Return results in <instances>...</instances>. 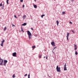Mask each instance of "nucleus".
Masks as SVG:
<instances>
[{
    "label": "nucleus",
    "mask_w": 78,
    "mask_h": 78,
    "mask_svg": "<svg viewBox=\"0 0 78 78\" xmlns=\"http://www.w3.org/2000/svg\"><path fill=\"white\" fill-rule=\"evenodd\" d=\"M3 60L1 58H0V65L3 66Z\"/></svg>",
    "instance_id": "3"
},
{
    "label": "nucleus",
    "mask_w": 78,
    "mask_h": 78,
    "mask_svg": "<svg viewBox=\"0 0 78 78\" xmlns=\"http://www.w3.org/2000/svg\"><path fill=\"white\" fill-rule=\"evenodd\" d=\"M34 1L36 2V0H34Z\"/></svg>",
    "instance_id": "41"
},
{
    "label": "nucleus",
    "mask_w": 78,
    "mask_h": 78,
    "mask_svg": "<svg viewBox=\"0 0 78 78\" xmlns=\"http://www.w3.org/2000/svg\"><path fill=\"white\" fill-rule=\"evenodd\" d=\"M46 59H47L48 58V56H47L46 57Z\"/></svg>",
    "instance_id": "33"
},
{
    "label": "nucleus",
    "mask_w": 78,
    "mask_h": 78,
    "mask_svg": "<svg viewBox=\"0 0 78 78\" xmlns=\"http://www.w3.org/2000/svg\"><path fill=\"white\" fill-rule=\"evenodd\" d=\"M12 27H15V25H12Z\"/></svg>",
    "instance_id": "35"
},
{
    "label": "nucleus",
    "mask_w": 78,
    "mask_h": 78,
    "mask_svg": "<svg viewBox=\"0 0 78 78\" xmlns=\"http://www.w3.org/2000/svg\"><path fill=\"white\" fill-rule=\"evenodd\" d=\"M23 8H24V7H25V5H23Z\"/></svg>",
    "instance_id": "34"
},
{
    "label": "nucleus",
    "mask_w": 78,
    "mask_h": 78,
    "mask_svg": "<svg viewBox=\"0 0 78 78\" xmlns=\"http://www.w3.org/2000/svg\"><path fill=\"white\" fill-rule=\"evenodd\" d=\"M4 42H5V40L3 39V41H2V43L3 44V43H4Z\"/></svg>",
    "instance_id": "16"
},
{
    "label": "nucleus",
    "mask_w": 78,
    "mask_h": 78,
    "mask_svg": "<svg viewBox=\"0 0 78 78\" xmlns=\"http://www.w3.org/2000/svg\"><path fill=\"white\" fill-rule=\"evenodd\" d=\"M31 30H34L33 28H31Z\"/></svg>",
    "instance_id": "36"
},
{
    "label": "nucleus",
    "mask_w": 78,
    "mask_h": 78,
    "mask_svg": "<svg viewBox=\"0 0 78 78\" xmlns=\"http://www.w3.org/2000/svg\"><path fill=\"white\" fill-rule=\"evenodd\" d=\"M55 48H56V47H55L53 49V50H55Z\"/></svg>",
    "instance_id": "26"
},
{
    "label": "nucleus",
    "mask_w": 78,
    "mask_h": 78,
    "mask_svg": "<svg viewBox=\"0 0 78 78\" xmlns=\"http://www.w3.org/2000/svg\"><path fill=\"white\" fill-rule=\"evenodd\" d=\"M2 7L3 8H4V4L3 5Z\"/></svg>",
    "instance_id": "38"
},
{
    "label": "nucleus",
    "mask_w": 78,
    "mask_h": 78,
    "mask_svg": "<svg viewBox=\"0 0 78 78\" xmlns=\"http://www.w3.org/2000/svg\"><path fill=\"white\" fill-rule=\"evenodd\" d=\"M21 31L23 32V33H24V31H23V28L22 27V26L21 27Z\"/></svg>",
    "instance_id": "12"
},
{
    "label": "nucleus",
    "mask_w": 78,
    "mask_h": 78,
    "mask_svg": "<svg viewBox=\"0 0 78 78\" xmlns=\"http://www.w3.org/2000/svg\"><path fill=\"white\" fill-rule=\"evenodd\" d=\"M30 74H29L28 75V78H30Z\"/></svg>",
    "instance_id": "25"
},
{
    "label": "nucleus",
    "mask_w": 78,
    "mask_h": 78,
    "mask_svg": "<svg viewBox=\"0 0 78 78\" xmlns=\"http://www.w3.org/2000/svg\"><path fill=\"white\" fill-rule=\"evenodd\" d=\"M51 44L52 46H53V47L55 46V43L54 41H53L51 43Z\"/></svg>",
    "instance_id": "7"
},
{
    "label": "nucleus",
    "mask_w": 78,
    "mask_h": 78,
    "mask_svg": "<svg viewBox=\"0 0 78 78\" xmlns=\"http://www.w3.org/2000/svg\"><path fill=\"white\" fill-rule=\"evenodd\" d=\"M75 55H78V53H77V51L75 52Z\"/></svg>",
    "instance_id": "22"
},
{
    "label": "nucleus",
    "mask_w": 78,
    "mask_h": 78,
    "mask_svg": "<svg viewBox=\"0 0 78 78\" xmlns=\"http://www.w3.org/2000/svg\"><path fill=\"white\" fill-rule=\"evenodd\" d=\"M12 78H15V74H13L12 76Z\"/></svg>",
    "instance_id": "19"
},
{
    "label": "nucleus",
    "mask_w": 78,
    "mask_h": 78,
    "mask_svg": "<svg viewBox=\"0 0 78 78\" xmlns=\"http://www.w3.org/2000/svg\"><path fill=\"white\" fill-rule=\"evenodd\" d=\"M69 23H70V24H72V23L71 22V21H70Z\"/></svg>",
    "instance_id": "29"
},
{
    "label": "nucleus",
    "mask_w": 78,
    "mask_h": 78,
    "mask_svg": "<svg viewBox=\"0 0 78 78\" xmlns=\"http://www.w3.org/2000/svg\"><path fill=\"white\" fill-rule=\"evenodd\" d=\"M16 55H17L16 53V52H14L12 54V56L14 57H16Z\"/></svg>",
    "instance_id": "4"
},
{
    "label": "nucleus",
    "mask_w": 78,
    "mask_h": 78,
    "mask_svg": "<svg viewBox=\"0 0 78 78\" xmlns=\"http://www.w3.org/2000/svg\"><path fill=\"white\" fill-rule=\"evenodd\" d=\"M69 33H67V36H66V37L67 39V40L68 41H69Z\"/></svg>",
    "instance_id": "6"
},
{
    "label": "nucleus",
    "mask_w": 78,
    "mask_h": 78,
    "mask_svg": "<svg viewBox=\"0 0 78 78\" xmlns=\"http://www.w3.org/2000/svg\"><path fill=\"white\" fill-rule=\"evenodd\" d=\"M41 57H42V55H40L39 56V58H41Z\"/></svg>",
    "instance_id": "21"
},
{
    "label": "nucleus",
    "mask_w": 78,
    "mask_h": 78,
    "mask_svg": "<svg viewBox=\"0 0 78 78\" xmlns=\"http://www.w3.org/2000/svg\"><path fill=\"white\" fill-rule=\"evenodd\" d=\"M45 58V57L44 56V58Z\"/></svg>",
    "instance_id": "40"
},
{
    "label": "nucleus",
    "mask_w": 78,
    "mask_h": 78,
    "mask_svg": "<svg viewBox=\"0 0 78 78\" xmlns=\"http://www.w3.org/2000/svg\"><path fill=\"white\" fill-rule=\"evenodd\" d=\"M72 32H73V33H75V32H74V31H73V30H72Z\"/></svg>",
    "instance_id": "37"
},
{
    "label": "nucleus",
    "mask_w": 78,
    "mask_h": 78,
    "mask_svg": "<svg viewBox=\"0 0 78 78\" xmlns=\"http://www.w3.org/2000/svg\"><path fill=\"white\" fill-rule=\"evenodd\" d=\"M67 70L66 67H64V70Z\"/></svg>",
    "instance_id": "18"
},
{
    "label": "nucleus",
    "mask_w": 78,
    "mask_h": 78,
    "mask_svg": "<svg viewBox=\"0 0 78 78\" xmlns=\"http://www.w3.org/2000/svg\"><path fill=\"white\" fill-rule=\"evenodd\" d=\"M21 25L23 26H25V25H27V23H24L23 24H22Z\"/></svg>",
    "instance_id": "10"
},
{
    "label": "nucleus",
    "mask_w": 78,
    "mask_h": 78,
    "mask_svg": "<svg viewBox=\"0 0 78 78\" xmlns=\"http://www.w3.org/2000/svg\"><path fill=\"white\" fill-rule=\"evenodd\" d=\"M8 62V61L7 60H4V63L3 64L4 66H6V64Z\"/></svg>",
    "instance_id": "5"
},
{
    "label": "nucleus",
    "mask_w": 78,
    "mask_h": 78,
    "mask_svg": "<svg viewBox=\"0 0 78 78\" xmlns=\"http://www.w3.org/2000/svg\"><path fill=\"white\" fill-rule=\"evenodd\" d=\"M56 23L57 25H58L59 24V21H58V20H57Z\"/></svg>",
    "instance_id": "14"
},
{
    "label": "nucleus",
    "mask_w": 78,
    "mask_h": 78,
    "mask_svg": "<svg viewBox=\"0 0 78 78\" xmlns=\"http://www.w3.org/2000/svg\"><path fill=\"white\" fill-rule=\"evenodd\" d=\"M64 67H66V63H65V65H64Z\"/></svg>",
    "instance_id": "27"
},
{
    "label": "nucleus",
    "mask_w": 78,
    "mask_h": 78,
    "mask_svg": "<svg viewBox=\"0 0 78 78\" xmlns=\"http://www.w3.org/2000/svg\"><path fill=\"white\" fill-rule=\"evenodd\" d=\"M45 16V15H41V17L42 18H43V17H44V16Z\"/></svg>",
    "instance_id": "17"
},
{
    "label": "nucleus",
    "mask_w": 78,
    "mask_h": 78,
    "mask_svg": "<svg viewBox=\"0 0 78 78\" xmlns=\"http://www.w3.org/2000/svg\"><path fill=\"white\" fill-rule=\"evenodd\" d=\"M2 9H4V7H2Z\"/></svg>",
    "instance_id": "39"
},
{
    "label": "nucleus",
    "mask_w": 78,
    "mask_h": 78,
    "mask_svg": "<svg viewBox=\"0 0 78 78\" xmlns=\"http://www.w3.org/2000/svg\"><path fill=\"white\" fill-rule=\"evenodd\" d=\"M9 1V0H7L6 1V3L7 4H8V1Z\"/></svg>",
    "instance_id": "24"
},
{
    "label": "nucleus",
    "mask_w": 78,
    "mask_h": 78,
    "mask_svg": "<svg viewBox=\"0 0 78 78\" xmlns=\"http://www.w3.org/2000/svg\"><path fill=\"white\" fill-rule=\"evenodd\" d=\"M14 17L15 18H17V17L16 16L14 15Z\"/></svg>",
    "instance_id": "30"
},
{
    "label": "nucleus",
    "mask_w": 78,
    "mask_h": 78,
    "mask_svg": "<svg viewBox=\"0 0 78 78\" xmlns=\"http://www.w3.org/2000/svg\"><path fill=\"white\" fill-rule=\"evenodd\" d=\"M62 14H66V12H62Z\"/></svg>",
    "instance_id": "20"
},
{
    "label": "nucleus",
    "mask_w": 78,
    "mask_h": 78,
    "mask_svg": "<svg viewBox=\"0 0 78 78\" xmlns=\"http://www.w3.org/2000/svg\"><path fill=\"white\" fill-rule=\"evenodd\" d=\"M35 48H36V46H32L33 50H34V49Z\"/></svg>",
    "instance_id": "13"
},
{
    "label": "nucleus",
    "mask_w": 78,
    "mask_h": 78,
    "mask_svg": "<svg viewBox=\"0 0 78 78\" xmlns=\"http://www.w3.org/2000/svg\"><path fill=\"white\" fill-rule=\"evenodd\" d=\"M74 45L75 46V48L74 50H76L77 49V48L76 47V44H74Z\"/></svg>",
    "instance_id": "8"
},
{
    "label": "nucleus",
    "mask_w": 78,
    "mask_h": 78,
    "mask_svg": "<svg viewBox=\"0 0 78 78\" xmlns=\"http://www.w3.org/2000/svg\"><path fill=\"white\" fill-rule=\"evenodd\" d=\"M56 69L57 70V72H61V68L59 67H58V66H57L56 68Z\"/></svg>",
    "instance_id": "2"
},
{
    "label": "nucleus",
    "mask_w": 78,
    "mask_h": 78,
    "mask_svg": "<svg viewBox=\"0 0 78 78\" xmlns=\"http://www.w3.org/2000/svg\"><path fill=\"white\" fill-rule=\"evenodd\" d=\"M49 77H50V76Z\"/></svg>",
    "instance_id": "42"
},
{
    "label": "nucleus",
    "mask_w": 78,
    "mask_h": 78,
    "mask_svg": "<svg viewBox=\"0 0 78 78\" xmlns=\"http://www.w3.org/2000/svg\"><path fill=\"white\" fill-rule=\"evenodd\" d=\"M26 15L23 16V19H26Z\"/></svg>",
    "instance_id": "9"
},
{
    "label": "nucleus",
    "mask_w": 78,
    "mask_h": 78,
    "mask_svg": "<svg viewBox=\"0 0 78 78\" xmlns=\"http://www.w3.org/2000/svg\"><path fill=\"white\" fill-rule=\"evenodd\" d=\"M27 34L29 36V39H31V37H32V35L31 34V33L30 32V31L28 30L27 31Z\"/></svg>",
    "instance_id": "1"
},
{
    "label": "nucleus",
    "mask_w": 78,
    "mask_h": 78,
    "mask_svg": "<svg viewBox=\"0 0 78 78\" xmlns=\"http://www.w3.org/2000/svg\"><path fill=\"white\" fill-rule=\"evenodd\" d=\"M33 6L35 8H37V5L34 4Z\"/></svg>",
    "instance_id": "11"
},
{
    "label": "nucleus",
    "mask_w": 78,
    "mask_h": 78,
    "mask_svg": "<svg viewBox=\"0 0 78 78\" xmlns=\"http://www.w3.org/2000/svg\"><path fill=\"white\" fill-rule=\"evenodd\" d=\"M6 27L4 28V31H6Z\"/></svg>",
    "instance_id": "15"
},
{
    "label": "nucleus",
    "mask_w": 78,
    "mask_h": 78,
    "mask_svg": "<svg viewBox=\"0 0 78 78\" xmlns=\"http://www.w3.org/2000/svg\"><path fill=\"white\" fill-rule=\"evenodd\" d=\"M23 0H20V2H23Z\"/></svg>",
    "instance_id": "31"
},
{
    "label": "nucleus",
    "mask_w": 78,
    "mask_h": 78,
    "mask_svg": "<svg viewBox=\"0 0 78 78\" xmlns=\"http://www.w3.org/2000/svg\"><path fill=\"white\" fill-rule=\"evenodd\" d=\"M2 6V3H1L0 4V6Z\"/></svg>",
    "instance_id": "28"
},
{
    "label": "nucleus",
    "mask_w": 78,
    "mask_h": 78,
    "mask_svg": "<svg viewBox=\"0 0 78 78\" xmlns=\"http://www.w3.org/2000/svg\"><path fill=\"white\" fill-rule=\"evenodd\" d=\"M27 74H26L24 76H27Z\"/></svg>",
    "instance_id": "32"
},
{
    "label": "nucleus",
    "mask_w": 78,
    "mask_h": 78,
    "mask_svg": "<svg viewBox=\"0 0 78 78\" xmlns=\"http://www.w3.org/2000/svg\"><path fill=\"white\" fill-rule=\"evenodd\" d=\"M1 46H3V43H1Z\"/></svg>",
    "instance_id": "23"
}]
</instances>
